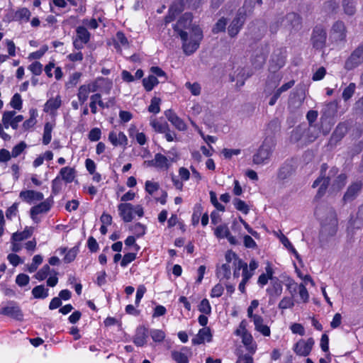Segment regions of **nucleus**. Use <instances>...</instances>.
Wrapping results in <instances>:
<instances>
[{
	"instance_id": "obj_4",
	"label": "nucleus",
	"mask_w": 363,
	"mask_h": 363,
	"mask_svg": "<svg viewBox=\"0 0 363 363\" xmlns=\"http://www.w3.org/2000/svg\"><path fill=\"white\" fill-rule=\"evenodd\" d=\"M274 145L270 139H265L257 152L253 155V162L256 164H263L268 162L273 152Z\"/></svg>"
},
{
	"instance_id": "obj_58",
	"label": "nucleus",
	"mask_w": 363,
	"mask_h": 363,
	"mask_svg": "<svg viewBox=\"0 0 363 363\" xmlns=\"http://www.w3.org/2000/svg\"><path fill=\"white\" fill-rule=\"evenodd\" d=\"M79 249L77 247H72L70 249L65 255L64 257V262L66 263H70L72 261L74 260L77 253H78Z\"/></svg>"
},
{
	"instance_id": "obj_62",
	"label": "nucleus",
	"mask_w": 363,
	"mask_h": 363,
	"mask_svg": "<svg viewBox=\"0 0 363 363\" xmlns=\"http://www.w3.org/2000/svg\"><path fill=\"white\" fill-rule=\"evenodd\" d=\"M26 147V144L25 142L22 141L16 146H14L11 151V156L13 157H16L18 155H20L22 152L25 150Z\"/></svg>"
},
{
	"instance_id": "obj_45",
	"label": "nucleus",
	"mask_w": 363,
	"mask_h": 363,
	"mask_svg": "<svg viewBox=\"0 0 363 363\" xmlns=\"http://www.w3.org/2000/svg\"><path fill=\"white\" fill-rule=\"evenodd\" d=\"M233 203L238 211H241L245 214L248 213L250 208L245 201H242L240 199L235 198L233 200Z\"/></svg>"
},
{
	"instance_id": "obj_64",
	"label": "nucleus",
	"mask_w": 363,
	"mask_h": 363,
	"mask_svg": "<svg viewBox=\"0 0 363 363\" xmlns=\"http://www.w3.org/2000/svg\"><path fill=\"white\" fill-rule=\"evenodd\" d=\"M253 358L249 354H238L236 363H253Z\"/></svg>"
},
{
	"instance_id": "obj_51",
	"label": "nucleus",
	"mask_w": 363,
	"mask_h": 363,
	"mask_svg": "<svg viewBox=\"0 0 363 363\" xmlns=\"http://www.w3.org/2000/svg\"><path fill=\"white\" fill-rule=\"evenodd\" d=\"M203 207L201 204H196L194 208V213L191 217L192 225H196L199 224L200 216L202 214Z\"/></svg>"
},
{
	"instance_id": "obj_11",
	"label": "nucleus",
	"mask_w": 363,
	"mask_h": 363,
	"mask_svg": "<svg viewBox=\"0 0 363 363\" xmlns=\"http://www.w3.org/2000/svg\"><path fill=\"white\" fill-rule=\"evenodd\" d=\"M0 313L17 320H21L23 316L19 306L13 301L9 302L6 306L3 307L0 311Z\"/></svg>"
},
{
	"instance_id": "obj_44",
	"label": "nucleus",
	"mask_w": 363,
	"mask_h": 363,
	"mask_svg": "<svg viewBox=\"0 0 363 363\" xmlns=\"http://www.w3.org/2000/svg\"><path fill=\"white\" fill-rule=\"evenodd\" d=\"M347 177L345 174H340L337 177L333 183V188L335 190H340L346 184Z\"/></svg>"
},
{
	"instance_id": "obj_13",
	"label": "nucleus",
	"mask_w": 363,
	"mask_h": 363,
	"mask_svg": "<svg viewBox=\"0 0 363 363\" xmlns=\"http://www.w3.org/2000/svg\"><path fill=\"white\" fill-rule=\"evenodd\" d=\"M363 227V218L357 213L356 217L351 216L347 227V237L352 241L355 234V230Z\"/></svg>"
},
{
	"instance_id": "obj_32",
	"label": "nucleus",
	"mask_w": 363,
	"mask_h": 363,
	"mask_svg": "<svg viewBox=\"0 0 363 363\" xmlns=\"http://www.w3.org/2000/svg\"><path fill=\"white\" fill-rule=\"evenodd\" d=\"M60 174L63 180L67 183L72 182L75 177V171L69 167H65L60 169Z\"/></svg>"
},
{
	"instance_id": "obj_39",
	"label": "nucleus",
	"mask_w": 363,
	"mask_h": 363,
	"mask_svg": "<svg viewBox=\"0 0 363 363\" xmlns=\"http://www.w3.org/2000/svg\"><path fill=\"white\" fill-rule=\"evenodd\" d=\"M76 32L77 35L76 39H79L84 43H87L89 41L90 33L85 27L79 26L77 28Z\"/></svg>"
},
{
	"instance_id": "obj_55",
	"label": "nucleus",
	"mask_w": 363,
	"mask_h": 363,
	"mask_svg": "<svg viewBox=\"0 0 363 363\" xmlns=\"http://www.w3.org/2000/svg\"><path fill=\"white\" fill-rule=\"evenodd\" d=\"M161 99L157 97H153L151 99L150 105L148 107V111L151 113H157L160 111V104Z\"/></svg>"
},
{
	"instance_id": "obj_14",
	"label": "nucleus",
	"mask_w": 363,
	"mask_h": 363,
	"mask_svg": "<svg viewBox=\"0 0 363 363\" xmlns=\"http://www.w3.org/2000/svg\"><path fill=\"white\" fill-rule=\"evenodd\" d=\"M286 62L285 56L281 50H276L272 55L269 65V70L272 72H276L280 68L284 66Z\"/></svg>"
},
{
	"instance_id": "obj_3",
	"label": "nucleus",
	"mask_w": 363,
	"mask_h": 363,
	"mask_svg": "<svg viewBox=\"0 0 363 363\" xmlns=\"http://www.w3.org/2000/svg\"><path fill=\"white\" fill-rule=\"evenodd\" d=\"M326 123L327 118L322 116L320 118V126L314 124L309 125L307 129L305 128V142L312 143L315 141L321 131L324 135H327L331 130L332 125L329 123L325 125Z\"/></svg>"
},
{
	"instance_id": "obj_38",
	"label": "nucleus",
	"mask_w": 363,
	"mask_h": 363,
	"mask_svg": "<svg viewBox=\"0 0 363 363\" xmlns=\"http://www.w3.org/2000/svg\"><path fill=\"white\" fill-rule=\"evenodd\" d=\"M32 294L35 298H45L48 296V289L43 285H39L34 287L32 290Z\"/></svg>"
},
{
	"instance_id": "obj_46",
	"label": "nucleus",
	"mask_w": 363,
	"mask_h": 363,
	"mask_svg": "<svg viewBox=\"0 0 363 363\" xmlns=\"http://www.w3.org/2000/svg\"><path fill=\"white\" fill-rule=\"evenodd\" d=\"M155 163H156V167L157 168H168V159L160 153H157L155 155Z\"/></svg>"
},
{
	"instance_id": "obj_48",
	"label": "nucleus",
	"mask_w": 363,
	"mask_h": 363,
	"mask_svg": "<svg viewBox=\"0 0 363 363\" xmlns=\"http://www.w3.org/2000/svg\"><path fill=\"white\" fill-rule=\"evenodd\" d=\"M89 94V89L86 87V84L80 86L79 88L77 97L81 104H83L87 100Z\"/></svg>"
},
{
	"instance_id": "obj_63",
	"label": "nucleus",
	"mask_w": 363,
	"mask_h": 363,
	"mask_svg": "<svg viewBox=\"0 0 363 363\" xmlns=\"http://www.w3.org/2000/svg\"><path fill=\"white\" fill-rule=\"evenodd\" d=\"M30 72L35 75H40L43 71V65L39 62H34L28 67Z\"/></svg>"
},
{
	"instance_id": "obj_2",
	"label": "nucleus",
	"mask_w": 363,
	"mask_h": 363,
	"mask_svg": "<svg viewBox=\"0 0 363 363\" xmlns=\"http://www.w3.org/2000/svg\"><path fill=\"white\" fill-rule=\"evenodd\" d=\"M326 217L322 216L320 235L322 236H334L337 230V218L335 209L332 207L325 208Z\"/></svg>"
},
{
	"instance_id": "obj_30",
	"label": "nucleus",
	"mask_w": 363,
	"mask_h": 363,
	"mask_svg": "<svg viewBox=\"0 0 363 363\" xmlns=\"http://www.w3.org/2000/svg\"><path fill=\"white\" fill-rule=\"evenodd\" d=\"M31 16L30 11L25 7L18 9L14 13L13 19L15 21L28 22Z\"/></svg>"
},
{
	"instance_id": "obj_23",
	"label": "nucleus",
	"mask_w": 363,
	"mask_h": 363,
	"mask_svg": "<svg viewBox=\"0 0 363 363\" xmlns=\"http://www.w3.org/2000/svg\"><path fill=\"white\" fill-rule=\"evenodd\" d=\"M332 33L335 35L336 40H345L346 38V26L343 21H337L332 27Z\"/></svg>"
},
{
	"instance_id": "obj_7",
	"label": "nucleus",
	"mask_w": 363,
	"mask_h": 363,
	"mask_svg": "<svg viewBox=\"0 0 363 363\" xmlns=\"http://www.w3.org/2000/svg\"><path fill=\"white\" fill-rule=\"evenodd\" d=\"M281 22H284V27L289 30L298 31L302 27L301 18L294 12L289 13L282 17Z\"/></svg>"
},
{
	"instance_id": "obj_49",
	"label": "nucleus",
	"mask_w": 363,
	"mask_h": 363,
	"mask_svg": "<svg viewBox=\"0 0 363 363\" xmlns=\"http://www.w3.org/2000/svg\"><path fill=\"white\" fill-rule=\"evenodd\" d=\"M150 335L155 342H161L165 338V333L162 330L152 329L150 331Z\"/></svg>"
},
{
	"instance_id": "obj_27",
	"label": "nucleus",
	"mask_w": 363,
	"mask_h": 363,
	"mask_svg": "<svg viewBox=\"0 0 363 363\" xmlns=\"http://www.w3.org/2000/svg\"><path fill=\"white\" fill-rule=\"evenodd\" d=\"M255 6V0H245L243 6L238 9L237 13L246 19L247 16L252 14Z\"/></svg>"
},
{
	"instance_id": "obj_28",
	"label": "nucleus",
	"mask_w": 363,
	"mask_h": 363,
	"mask_svg": "<svg viewBox=\"0 0 363 363\" xmlns=\"http://www.w3.org/2000/svg\"><path fill=\"white\" fill-rule=\"evenodd\" d=\"M50 208V204L48 201H45L30 208V216L35 220V216L48 212Z\"/></svg>"
},
{
	"instance_id": "obj_61",
	"label": "nucleus",
	"mask_w": 363,
	"mask_h": 363,
	"mask_svg": "<svg viewBox=\"0 0 363 363\" xmlns=\"http://www.w3.org/2000/svg\"><path fill=\"white\" fill-rule=\"evenodd\" d=\"M294 306L293 298L291 297H284L279 303V308L281 309H286L292 308Z\"/></svg>"
},
{
	"instance_id": "obj_16",
	"label": "nucleus",
	"mask_w": 363,
	"mask_h": 363,
	"mask_svg": "<svg viewBox=\"0 0 363 363\" xmlns=\"http://www.w3.org/2000/svg\"><path fill=\"white\" fill-rule=\"evenodd\" d=\"M330 177L327 178L323 177H318L313 183L312 188L315 189L318 187L317 191L315 198L320 199L322 198L326 193V191L330 185Z\"/></svg>"
},
{
	"instance_id": "obj_17",
	"label": "nucleus",
	"mask_w": 363,
	"mask_h": 363,
	"mask_svg": "<svg viewBox=\"0 0 363 363\" xmlns=\"http://www.w3.org/2000/svg\"><path fill=\"white\" fill-rule=\"evenodd\" d=\"M245 20L246 19L245 18L239 16V13H237L235 17L233 18L228 28V35L231 38L235 37L239 33L245 22Z\"/></svg>"
},
{
	"instance_id": "obj_37",
	"label": "nucleus",
	"mask_w": 363,
	"mask_h": 363,
	"mask_svg": "<svg viewBox=\"0 0 363 363\" xmlns=\"http://www.w3.org/2000/svg\"><path fill=\"white\" fill-rule=\"evenodd\" d=\"M216 274L220 279H228L231 275L230 267L228 264H223L221 267L217 269Z\"/></svg>"
},
{
	"instance_id": "obj_12",
	"label": "nucleus",
	"mask_w": 363,
	"mask_h": 363,
	"mask_svg": "<svg viewBox=\"0 0 363 363\" xmlns=\"http://www.w3.org/2000/svg\"><path fill=\"white\" fill-rule=\"evenodd\" d=\"M347 131V124L345 122L340 123L330 136L329 145L335 146L345 137Z\"/></svg>"
},
{
	"instance_id": "obj_53",
	"label": "nucleus",
	"mask_w": 363,
	"mask_h": 363,
	"mask_svg": "<svg viewBox=\"0 0 363 363\" xmlns=\"http://www.w3.org/2000/svg\"><path fill=\"white\" fill-rule=\"evenodd\" d=\"M16 111H5L2 116V123L5 128H8L9 126L11 127L12 118L15 116Z\"/></svg>"
},
{
	"instance_id": "obj_34",
	"label": "nucleus",
	"mask_w": 363,
	"mask_h": 363,
	"mask_svg": "<svg viewBox=\"0 0 363 363\" xmlns=\"http://www.w3.org/2000/svg\"><path fill=\"white\" fill-rule=\"evenodd\" d=\"M160 83V81L155 75H150L143 79V84L147 91H150L154 86Z\"/></svg>"
},
{
	"instance_id": "obj_6",
	"label": "nucleus",
	"mask_w": 363,
	"mask_h": 363,
	"mask_svg": "<svg viewBox=\"0 0 363 363\" xmlns=\"http://www.w3.org/2000/svg\"><path fill=\"white\" fill-rule=\"evenodd\" d=\"M311 40L314 48L316 50L323 49L325 47L327 40L326 30L321 26L315 27Z\"/></svg>"
},
{
	"instance_id": "obj_9",
	"label": "nucleus",
	"mask_w": 363,
	"mask_h": 363,
	"mask_svg": "<svg viewBox=\"0 0 363 363\" xmlns=\"http://www.w3.org/2000/svg\"><path fill=\"white\" fill-rule=\"evenodd\" d=\"M283 287L281 281L278 279L271 281L270 286L267 289L269 295V305H274L277 299L281 296Z\"/></svg>"
},
{
	"instance_id": "obj_47",
	"label": "nucleus",
	"mask_w": 363,
	"mask_h": 363,
	"mask_svg": "<svg viewBox=\"0 0 363 363\" xmlns=\"http://www.w3.org/2000/svg\"><path fill=\"white\" fill-rule=\"evenodd\" d=\"M171 356L177 363H189L188 357L182 352L172 351Z\"/></svg>"
},
{
	"instance_id": "obj_52",
	"label": "nucleus",
	"mask_w": 363,
	"mask_h": 363,
	"mask_svg": "<svg viewBox=\"0 0 363 363\" xmlns=\"http://www.w3.org/2000/svg\"><path fill=\"white\" fill-rule=\"evenodd\" d=\"M150 125L155 129V131L161 133H166V131L168 130L169 128V125L167 123H161L155 120L152 121L150 123Z\"/></svg>"
},
{
	"instance_id": "obj_15",
	"label": "nucleus",
	"mask_w": 363,
	"mask_h": 363,
	"mask_svg": "<svg viewBox=\"0 0 363 363\" xmlns=\"http://www.w3.org/2000/svg\"><path fill=\"white\" fill-rule=\"evenodd\" d=\"M362 187V183L361 182H354L352 183L347 188L345 193L342 200L345 203L350 202L356 199L359 192L361 191Z\"/></svg>"
},
{
	"instance_id": "obj_57",
	"label": "nucleus",
	"mask_w": 363,
	"mask_h": 363,
	"mask_svg": "<svg viewBox=\"0 0 363 363\" xmlns=\"http://www.w3.org/2000/svg\"><path fill=\"white\" fill-rule=\"evenodd\" d=\"M199 311L206 315L211 314V307L209 303V301L206 298H204L201 301L199 306Z\"/></svg>"
},
{
	"instance_id": "obj_26",
	"label": "nucleus",
	"mask_w": 363,
	"mask_h": 363,
	"mask_svg": "<svg viewBox=\"0 0 363 363\" xmlns=\"http://www.w3.org/2000/svg\"><path fill=\"white\" fill-rule=\"evenodd\" d=\"M255 329L264 336H269L270 329L267 325H264V320L262 316L255 315L252 318Z\"/></svg>"
},
{
	"instance_id": "obj_25",
	"label": "nucleus",
	"mask_w": 363,
	"mask_h": 363,
	"mask_svg": "<svg viewBox=\"0 0 363 363\" xmlns=\"http://www.w3.org/2000/svg\"><path fill=\"white\" fill-rule=\"evenodd\" d=\"M20 198L28 203L35 201H42L44 196L41 192L35 191L33 190L22 191L19 195Z\"/></svg>"
},
{
	"instance_id": "obj_60",
	"label": "nucleus",
	"mask_w": 363,
	"mask_h": 363,
	"mask_svg": "<svg viewBox=\"0 0 363 363\" xmlns=\"http://www.w3.org/2000/svg\"><path fill=\"white\" fill-rule=\"evenodd\" d=\"M352 111L355 115H363V96L355 101L352 107Z\"/></svg>"
},
{
	"instance_id": "obj_8",
	"label": "nucleus",
	"mask_w": 363,
	"mask_h": 363,
	"mask_svg": "<svg viewBox=\"0 0 363 363\" xmlns=\"http://www.w3.org/2000/svg\"><path fill=\"white\" fill-rule=\"evenodd\" d=\"M314 343L315 341L312 337H309L307 340L301 339L295 344L294 350L297 355L306 357L311 353Z\"/></svg>"
},
{
	"instance_id": "obj_36",
	"label": "nucleus",
	"mask_w": 363,
	"mask_h": 363,
	"mask_svg": "<svg viewBox=\"0 0 363 363\" xmlns=\"http://www.w3.org/2000/svg\"><path fill=\"white\" fill-rule=\"evenodd\" d=\"M186 9V7L184 0H175L169 9H170L171 12L178 16Z\"/></svg>"
},
{
	"instance_id": "obj_54",
	"label": "nucleus",
	"mask_w": 363,
	"mask_h": 363,
	"mask_svg": "<svg viewBox=\"0 0 363 363\" xmlns=\"http://www.w3.org/2000/svg\"><path fill=\"white\" fill-rule=\"evenodd\" d=\"M229 233L230 230L226 225H218L214 232L215 235L218 238H226Z\"/></svg>"
},
{
	"instance_id": "obj_56",
	"label": "nucleus",
	"mask_w": 363,
	"mask_h": 363,
	"mask_svg": "<svg viewBox=\"0 0 363 363\" xmlns=\"http://www.w3.org/2000/svg\"><path fill=\"white\" fill-rule=\"evenodd\" d=\"M50 266L48 264L44 265L41 269H40L35 275V277L40 280L43 281L44 280L48 275L50 274Z\"/></svg>"
},
{
	"instance_id": "obj_41",
	"label": "nucleus",
	"mask_w": 363,
	"mask_h": 363,
	"mask_svg": "<svg viewBox=\"0 0 363 363\" xmlns=\"http://www.w3.org/2000/svg\"><path fill=\"white\" fill-rule=\"evenodd\" d=\"M52 128L53 126L50 123L48 122L45 124L43 143L45 145H48L51 141Z\"/></svg>"
},
{
	"instance_id": "obj_43",
	"label": "nucleus",
	"mask_w": 363,
	"mask_h": 363,
	"mask_svg": "<svg viewBox=\"0 0 363 363\" xmlns=\"http://www.w3.org/2000/svg\"><path fill=\"white\" fill-rule=\"evenodd\" d=\"M356 89V84L353 82H351L347 87H345L343 90L342 96L345 101L350 99L354 95Z\"/></svg>"
},
{
	"instance_id": "obj_20",
	"label": "nucleus",
	"mask_w": 363,
	"mask_h": 363,
	"mask_svg": "<svg viewBox=\"0 0 363 363\" xmlns=\"http://www.w3.org/2000/svg\"><path fill=\"white\" fill-rule=\"evenodd\" d=\"M205 340L208 342L212 340V334L208 327H204L199 330L198 334L191 340L193 345L203 344Z\"/></svg>"
},
{
	"instance_id": "obj_24",
	"label": "nucleus",
	"mask_w": 363,
	"mask_h": 363,
	"mask_svg": "<svg viewBox=\"0 0 363 363\" xmlns=\"http://www.w3.org/2000/svg\"><path fill=\"white\" fill-rule=\"evenodd\" d=\"M148 337V330L145 326H139L133 338V342L138 347H142L146 344Z\"/></svg>"
},
{
	"instance_id": "obj_10",
	"label": "nucleus",
	"mask_w": 363,
	"mask_h": 363,
	"mask_svg": "<svg viewBox=\"0 0 363 363\" xmlns=\"http://www.w3.org/2000/svg\"><path fill=\"white\" fill-rule=\"evenodd\" d=\"M193 16L191 13L186 12L184 13L178 20L177 23L174 25L173 28L175 32L180 35L181 32H186L185 29H189L191 33V27L194 25L191 24Z\"/></svg>"
},
{
	"instance_id": "obj_35",
	"label": "nucleus",
	"mask_w": 363,
	"mask_h": 363,
	"mask_svg": "<svg viewBox=\"0 0 363 363\" xmlns=\"http://www.w3.org/2000/svg\"><path fill=\"white\" fill-rule=\"evenodd\" d=\"M303 140L305 141V128L299 125L294 128L291 134V140L296 143Z\"/></svg>"
},
{
	"instance_id": "obj_5",
	"label": "nucleus",
	"mask_w": 363,
	"mask_h": 363,
	"mask_svg": "<svg viewBox=\"0 0 363 363\" xmlns=\"http://www.w3.org/2000/svg\"><path fill=\"white\" fill-rule=\"evenodd\" d=\"M363 62V44H360L345 62V69L352 70Z\"/></svg>"
},
{
	"instance_id": "obj_40",
	"label": "nucleus",
	"mask_w": 363,
	"mask_h": 363,
	"mask_svg": "<svg viewBox=\"0 0 363 363\" xmlns=\"http://www.w3.org/2000/svg\"><path fill=\"white\" fill-rule=\"evenodd\" d=\"M267 53L261 52L259 54L257 53L254 59L252 60V65L256 69H260L264 65L267 60Z\"/></svg>"
},
{
	"instance_id": "obj_19",
	"label": "nucleus",
	"mask_w": 363,
	"mask_h": 363,
	"mask_svg": "<svg viewBox=\"0 0 363 363\" xmlns=\"http://www.w3.org/2000/svg\"><path fill=\"white\" fill-rule=\"evenodd\" d=\"M119 215L123 220L129 223L133 219V206L130 203H122L118 206Z\"/></svg>"
},
{
	"instance_id": "obj_59",
	"label": "nucleus",
	"mask_w": 363,
	"mask_h": 363,
	"mask_svg": "<svg viewBox=\"0 0 363 363\" xmlns=\"http://www.w3.org/2000/svg\"><path fill=\"white\" fill-rule=\"evenodd\" d=\"M10 104L13 108L21 110L22 108V99L21 95L18 93L15 94L11 100Z\"/></svg>"
},
{
	"instance_id": "obj_18",
	"label": "nucleus",
	"mask_w": 363,
	"mask_h": 363,
	"mask_svg": "<svg viewBox=\"0 0 363 363\" xmlns=\"http://www.w3.org/2000/svg\"><path fill=\"white\" fill-rule=\"evenodd\" d=\"M296 171V167L292 160H286L279 168L278 178L285 180L291 177Z\"/></svg>"
},
{
	"instance_id": "obj_42",
	"label": "nucleus",
	"mask_w": 363,
	"mask_h": 363,
	"mask_svg": "<svg viewBox=\"0 0 363 363\" xmlns=\"http://www.w3.org/2000/svg\"><path fill=\"white\" fill-rule=\"evenodd\" d=\"M256 26L257 27H255L253 28L252 33H254L256 38H261L264 35L267 31L266 23L262 21H258Z\"/></svg>"
},
{
	"instance_id": "obj_21",
	"label": "nucleus",
	"mask_w": 363,
	"mask_h": 363,
	"mask_svg": "<svg viewBox=\"0 0 363 363\" xmlns=\"http://www.w3.org/2000/svg\"><path fill=\"white\" fill-rule=\"evenodd\" d=\"M101 96L100 94H95L94 95H91L90 97L91 102L89 104V107L91 108V111L92 113L95 114L97 112V108H96V104L101 108H108L110 106V104H113L114 99H109L108 102L104 103L102 100L101 99Z\"/></svg>"
},
{
	"instance_id": "obj_1",
	"label": "nucleus",
	"mask_w": 363,
	"mask_h": 363,
	"mask_svg": "<svg viewBox=\"0 0 363 363\" xmlns=\"http://www.w3.org/2000/svg\"><path fill=\"white\" fill-rule=\"evenodd\" d=\"M179 37L182 41L183 52L186 55H191L199 48L203 32L198 26H194L191 27V33L181 32Z\"/></svg>"
},
{
	"instance_id": "obj_33",
	"label": "nucleus",
	"mask_w": 363,
	"mask_h": 363,
	"mask_svg": "<svg viewBox=\"0 0 363 363\" xmlns=\"http://www.w3.org/2000/svg\"><path fill=\"white\" fill-rule=\"evenodd\" d=\"M61 102L62 101L59 96L55 99H50L48 100L44 106V111L48 112L50 111H52L57 110L60 107Z\"/></svg>"
},
{
	"instance_id": "obj_29",
	"label": "nucleus",
	"mask_w": 363,
	"mask_h": 363,
	"mask_svg": "<svg viewBox=\"0 0 363 363\" xmlns=\"http://www.w3.org/2000/svg\"><path fill=\"white\" fill-rule=\"evenodd\" d=\"M357 1L355 0H342V7L344 13L348 16H353L356 12Z\"/></svg>"
},
{
	"instance_id": "obj_22",
	"label": "nucleus",
	"mask_w": 363,
	"mask_h": 363,
	"mask_svg": "<svg viewBox=\"0 0 363 363\" xmlns=\"http://www.w3.org/2000/svg\"><path fill=\"white\" fill-rule=\"evenodd\" d=\"M164 116L169 122L178 130H184L186 129L185 123L172 110L168 109L164 111Z\"/></svg>"
},
{
	"instance_id": "obj_50",
	"label": "nucleus",
	"mask_w": 363,
	"mask_h": 363,
	"mask_svg": "<svg viewBox=\"0 0 363 363\" xmlns=\"http://www.w3.org/2000/svg\"><path fill=\"white\" fill-rule=\"evenodd\" d=\"M228 23L227 18L222 17L215 24L212 29L213 33H218L225 30L226 25Z\"/></svg>"
},
{
	"instance_id": "obj_31",
	"label": "nucleus",
	"mask_w": 363,
	"mask_h": 363,
	"mask_svg": "<svg viewBox=\"0 0 363 363\" xmlns=\"http://www.w3.org/2000/svg\"><path fill=\"white\" fill-rule=\"evenodd\" d=\"M33 234L32 228H26L22 232H16L12 235L11 240L13 242H19L28 239Z\"/></svg>"
}]
</instances>
